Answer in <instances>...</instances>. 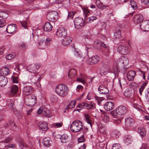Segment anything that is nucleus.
<instances>
[{"instance_id":"obj_39","label":"nucleus","mask_w":149,"mask_h":149,"mask_svg":"<svg viewBox=\"0 0 149 149\" xmlns=\"http://www.w3.org/2000/svg\"><path fill=\"white\" fill-rule=\"evenodd\" d=\"M68 136L66 134H63L60 137L61 142L62 143H65L68 140Z\"/></svg>"},{"instance_id":"obj_7","label":"nucleus","mask_w":149,"mask_h":149,"mask_svg":"<svg viewBox=\"0 0 149 149\" xmlns=\"http://www.w3.org/2000/svg\"><path fill=\"white\" fill-rule=\"evenodd\" d=\"M118 51L121 54L126 55L130 52L129 47L125 44L122 45L118 47Z\"/></svg>"},{"instance_id":"obj_22","label":"nucleus","mask_w":149,"mask_h":149,"mask_svg":"<svg viewBox=\"0 0 149 149\" xmlns=\"http://www.w3.org/2000/svg\"><path fill=\"white\" fill-rule=\"evenodd\" d=\"M77 71L74 69H70L68 73V77L69 79L72 81H74V78L77 76Z\"/></svg>"},{"instance_id":"obj_59","label":"nucleus","mask_w":149,"mask_h":149,"mask_svg":"<svg viewBox=\"0 0 149 149\" xmlns=\"http://www.w3.org/2000/svg\"><path fill=\"white\" fill-rule=\"evenodd\" d=\"M96 100H97L98 104L100 105L102 101L103 100V98L102 97H99L97 96H95Z\"/></svg>"},{"instance_id":"obj_56","label":"nucleus","mask_w":149,"mask_h":149,"mask_svg":"<svg viewBox=\"0 0 149 149\" xmlns=\"http://www.w3.org/2000/svg\"><path fill=\"white\" fill-rule=\"evenodd\" d=\"M76 13V12L75 11H71L69 12L68 18L69 19H72Z\"/></svg>"},{"instance_id":"obj_57","label":"nucleus","mask_w":149,"mask_h":149,"mask_svg":"<svg viewBox=\"0 0 149 149\" xmlns=\"http://www.w3.org/2000/svg\"><path fill=\"white\" fill-rule=\"evenodd\" d=\"M111 114L113 118L119 117L118 116V113L116 112V109L111 111Z\"/></svg>"},{"instance_id":"obj_53","label":"nucleus","mask_w":149,"mask_h":149,"mask_svg":"<svg viewBox=\"0 0 149 149\" xmlns=\"http://www.w3.org/2000/svg\"><path fill=\"white\" fill-rule=\"evenodd\" d=\"M130 3L132 7L135 10L137 8V4L133 0H131Z\"/></svg>"},{"instance_id":"obj_51","label":"nucleus","mask_w":149,"mask_h":149,"mask_svg":"<svg viewBox=\"0 0 149 149\" xmlns=\"http://www.w3.org/2000/svg\"><path fill=\"white\" fill-rule=\"evenodd\" d=\"M8 17V14L6 12H0V17L3 19H6Z\"/></svg>"},{"instance_id":"obj_11","label":"nucleus","mask_w":149,"mask_h":149,"mask_svg":"<svg viewBox=\"0 0 149 149\" xmlns=\"http://www.w3.org/2000/svg\"><path fill=\"white\" fill-rule=\"evenodd\" d=\"M100 58L97 55L92 56L91 58L88 57L86 62L90 65H93L97 63L100 61Z\"/></svg>"},{"instance_id":"obj_29","label":"nucleus","mask_w":149,"mask_h":149,"mask_svg":"<svg viewBox=\"0 0 149 149\" xmlns=\"http://www.w3.org/2000/svg\"><path fill=\"white\" fill-rule=\"evenodd\" d=\"M52 26L49 22H46L44 26V30L47 32L50 31L52 29Z\"/></svg>"},{"instance_id":"obj_36","label":"nucleus","mask_w":149,"mask_h":149,"mask_svg":"<svg viewBox=\"0 0 149 149\" xmlns=\"http://www.w3.org/2000/svg\"><path fill=\"white\" fill-rule=\"evenodd\" d=\"M120 132L116 130L113 131L111 133V135L112 138L117 139L120 136Z\"/></svg>"},{"instance_id":"obj_52","label":"nucleus","mask_w":149,"mask_h":149,"mask_svg":"<svg viewBox=\"0 0 149 149\" xmlns=\"http://www.w3.org/2000/svg\"><path fill=\"white\" fill-rule=\"evenodd\" d=\"M45 40V42L47 47L49 46L52 42V39L51 38L47 37Z\"/></svg>"},{"instance_id":"obj_4","label":"nucleus","mask_w":149,"mask_h":149,"mask_svg":"<svg viewBox=\"0 0 149 149\" xmlns=\"http://www.w3.org/2000/svg\"><path fill=\"white\" fill-rule=\"evenodd\" d=\"M36 98L33 94L30 95L28 97H26L24 99V101L26 105L32 106L36 102Z\"/></svg>"},{"instance_id":"obj_64","label":"nucleus","mask_w":149,"mask_h":149,"mask_svg":"<svg viewBox=\"0 0 149 149\" xmlns=\"http://www.w3.org/2000/svg\"><path fill=\"white\" fill-rule=\"evenodd\" d=\"M85 138L84 135H83L81 137L79 138L78 139V141L79 143L84 142L85 141Z\"/></svg>"},{"instance_id":"obj_60","label":"nucleus","mask_w":149,"mask_h":149,"mask_svg":"<svg viewBox=\"0 0 149 149\" xmlns=\"http://www.w3.org/2000/svg\"><path fill=\"white\" fill-rule=\"evenodd\" d=\"M22 68V64H20L16 66L15 68V70L17 72H19Z\"/></svg>"},{"instance_id":"obj_20","label":"nucleus","mask_w":149,"mask_h":149,"mask_svg":"<svg viewBox=\"0 0 149 149\" xmlns=\"http://www.w3.org/2000/svg\"><path fill=\"white\" fill-rule=\"evenodd\" d=\"M114 107V103L111 102H107L104 105V108L107 111L112 110Z\"/></svg>"},{"instance_id":"obj_5","label":"nucleus","mask_w":149,"mask_h":149,"mask_svg":"<svg viewBox=\"0 0 149 149\" xmlns=\"http://www.w3.org/2000/svg\"><path fill=\"white\" fill-rule=\"evenodd\" d=\"M37 113L39 114H42L46 117L49 118L52 116V114L49 110L45 107H41L38 109Z\"/></svg>"},{"instance_id":"obj_27","label":"nucleus","mask_w":149,"mask_h":149,"mask_svg":"<svg viewBox=\"0 0 149 149\" xmlns=\"http://www.w3.org/2000/svg\"><path fill=\"white\" fill-rule=\"evenodd\" d=\"M65 38L63 39L62 42V44L64 46L69 45L72 41V39L69 36L65 37Z\"/></svg>"},{"instance_id":"obj_63","label":"nucleus","mask_w":149,"mask_h":149,"mask_svg":"<svg viewBox=\"0 0 149 149\" xmlns=\"http://www.w3.org/2000/svg\"><path fill=\"white\" fill-rule=\"evenodd\" d=\"M147 84V82H143L140 87V95H141V92L145 88V86H146Z\"/></svg>"},{"instance_id":"obj_3","label":"nucleus","mask_w":149,"mask_h":149,"mask_svg":"<svg viewBox=\"0 0 149 149\" xmlns=\"http://www.w3.org/2000/svg\"><path fill=\"white\" fill-rule=\"evenodd\" d=\"M140 29L143 31H149V20L144 19L143 16L141 15Z\"/></svg>"},{"instance_id":"obj_14","label":"nucleus","mask_w":149,"mask_h":149,"mask_svg":"<svg viewBox=\"0 0 149 149\" xmlns=\"http://www.w3.org/2000/svg\"><path fill=\"white\" fill-rule=\"evenodd\" d=\"M104 85H100L98 88V90L100 92V93L103 94H106L109 92V90L106 86V84L107 85V84L105 82H104Z\"/></svg>"},{"instance_id":"obj_24","label":"nucleus","mask_w":149,"mask_h":149,"mask_svg":"<svg viewBox=\"0 0 149 149\" xmlns=\"http://www.w3.org/2000/svg\"><path fill=\"white\" fill-rule=\"evenodd\" d=\"M8 82L6 77L2 75H0V86L3 87L5 86Z\"/></svg>"},{"instance_id":"obj_37","label":"nucleus","mask_w":149,"mask_h":149,"mask_svg":"<svg viewBox=\"0 0 149 149\" xmlns=\"http://www.w3.org/2000/svg\"><path fill=\"white\" fill-rule=\"evenodd\" d=\"M94 46L97 48H99L100 46H102L104 48H106L107 47V45L103 42H100L99 41L95 42H94Z\"/></svg>"},{"instance_id":"obj_2","label":"nucleus","mask_w":149,"mask_h":149,"mask_svg":"<svg viewBox=\"0 0 149 149\" xmlns=\"http://www.w3.org/2000/svg\"><path fill=\"white\" fill-rule=\"evenodd\" d=\"M83 127L82 122L80 120H76L72 123L70 129L72 132H77L80 131L83 128Z\"/></svg>"},{"instance_id":"obj_21","label":"nucleus","mask_w":149,"mask_h":149,"mask_svg":"<svg viewBox=\"0 0 149 149\" xmlns=\"http://www.w3.org/2000/svg\"><path fill=\"white\" fill-rule=\"evenodd\" d=\"M134 121L132 118H127L125 119V124L127 127H131L134 124Z\"/></svg>"},{"instance_id":"obj_30","label":"nucleus","mask_w":149,"mask_h":149,"mask_svg":"<svg viewBox=\"0 0 149 149\" xmlns=\"http://www.w3.org/2000/svg\"><path fill=\"white\" fill-rule=\"evenodd\" d=\"M95 3L98 8L102 10L105 9L108 6L103 5L100 0H96Z\"/></svg>"},{"instance_id":"obj_58","label":"nucleus","mask_w":149,"mask_h":149,"mask_svg":"<svg viewBox=\"0 0 149 149\" xmlns=\"http://www.w3.org/2000/svg\"><path fill=\"white\" fill-rule=\"evenodd\" d=\"M112 149H122L119 143H114L112 146Z\"/></svg>"},{"instance_id":"obj_9","label":"nucleus","mask_w":149,"mask_h":149,"mask_svg":"<svg viewBox=\"0 0 149 149\" xmlns=\"http://www.w3.org/2000/svg\"><path fill=\"white\" fill-rule=\"evenodd\" d=\"M58 17V13L56 11H53L48 13L47 18L49 21L55 22L56 20Z\"/></svg>"},{"instance_id":"obj_26","label":"nucleus","mask_w":149,"mask_h":149,"mask_svg":"<svg viewBox=\"0 0 149 149\" xmlns=\"http://www.w3.org/2000/svg\"><path fill=\"white\" fill-rule=\"evenodd\" d=\"M120 62L124 65V67L126 68L129 63V61L127 58L123 56L120 58Z\"/></svg>"},{"instance_id":"obj_33","label":"nucleus","mask_w":149,"mask_h":149,"mask_svg":"<svg viewBox=\"0 0 149 149\" xmlns=\"http://www.w3.org/2000/svg\"><path fill=\"white\" fill-rule=\"evenodd\" d=\"M39 48L41 49H45L47 47V46L45 42V40L41 39L39 43Z\"/></svg>"},{"instance_id":"obj_54","label":"nucleus","mask_w":149,"mask_h":149,"mask_svg":"<svg viewBox=\"0 0 149 149\" xmlns=\"http://www.w3.org/2000/svg\"><path fill=\"white\" fill-rule=\"evenodd\" d=\"M7 102V104L9 107L12 108L13 107V102L12 100L8 99Z\"/></svg>"},{"instance_id":"obj_13","label":"nucleus","mask_w":149,"mask_h":149,"mask_svg":"<svg viewBox=\"0 0 149 149\" xmlns=\"http://www.w3.org/2000/svg\"><path fill=\"white\" fill-rule=\"evenodd\" d=\"M41 79V76L38 73H33L30 77L31 81L33 83H39Z\"/></svg>"},{"instance_id":"obj_49","label":"nucleus","mask_w":149,"mask_h":149,"mask_svg":"<svg viewBox=\"0 0 149 149\" xmlns=\"http://www.w3.org/2000/svg\"><path fill=\"white\" fill-rule=\"evenodd\" d=\"M133 21L134 23L139 24L140 22V15H135Z\"/></svg>"},{"instance_id":"obj_44","label":"nucleus","mask_w":149,"mask_h":149,"mask_svg":"<svg viewBox=\"0 0 149 149\" xmlns=\"http://www.w3.org/2000/svg\"><path fill=\"white\" fill-rule=\"evenodd\" d=\"M97 19V17L94 16H93L92 17H89L88 18H86L85 19V22H87V23H90L92 22L93 20H96Z\"/></svg>"},{"instance_id":"obj_1","label":"nucleus","mask_w":149,"mask_h":149,"mask_svg":"<svg viewBox=\"0 0 149 149\" xmlns=\"http://www.w3.org/2000/svg\"><path fill=\"white\" fill-rule=\"evenodd\" d=\"M55 91L59 96L64 97L68 95L69 92V89L65 84H59L56 87Z\"/></svg>"},{"instance_id":"obj_62","label":"nucleus","mask_w":149,"mask_h":149,"mask_svg":"<svg viewBox=\"0 0 149 149\" xmlns=\"http://www.w3.org/2000/svg\"><path fill=\"white\" fill-rule=\"evenodd\" d=\"M77 81L81 82L84 84H86V80L82 77L81 78H77Z\"/></svg>"},{"instance_id":"obj_28","label":"nucleus","mask_w":149,"mask_h":149,"mask_svg":"<svg viewBox=\"0 0 149 149\" xmlns=\"http://www.w3.org/2000/svg\"><path fill=\"white\" fill-rule=\"evenodd\" d=\"M102 120L104 123L108 122L109 120V118L108 114L106 112H103L101 114Z\"/></svg>"},{"instance_id":"obj_19","label":"nucleus","mask_w":149,"mask_h":149,"mask_svg":"<svg viewBox=\"0 0 149 149\" xmlns=\"http://www.w3.org/2000/svg\"><path fill=\"white\" fill-rule=\"evenodd\" d=\"M16 25L15 24H9L6 28L7 32L9 33H12L16 31Z\"/></svg>"},{"instance_id":"obj_50","label":"nucleus","mask_w":149,"mask_h":149,"mask_svg":"<svg viewBox=\"0 0 149 149\" xmlns=\"http://www.w3.org/2000/svg\"><path fill=\"white\" fill-rule=\"evenodd\" d=\"M84 116L85 117L86 121L88 124L90 125L91 126L92 122L91 120V118L87 114H85Z\"/></svg>"},{"instance_id":"obj_15","label":"nucleus","mask_w":149,"mask_h":149,"mask_svg":"<svg viewBox=\"0 0 149 149\" xmlns=\"http://www.w3.org/2000/svg\"><path fill=\"white\" fill-rule=\"evenodd\" d=\"M110 70V68L109 66L105 64L102 65L100 67V74L102 75H105Z\"/></svg>"},{"instance_id":"obj_17","label":"nucleus","mask_w":149,"mask_h":149,"mask_svg":"<svg viewBox=\"0 0 149 149\" xmlns=\"http://www.w3.org/2000/svg\"><path fill=\"white\" fill-rule=\"evenodd\" d=\"M33 90L31 86H26L23 89V93L26 95H30L33 91Z\"/></svg>"},{"instance_id":"obj_61","label":"nucleus","mask_w":149,"mask_h":149,"mask_svg":"<svg viewBox=\"0 0 149 149\" xmlns=\"http://www.w3.org/2000/svg\"><path fill=\"white\" fill-rule=\"evenodd\" d=\"M6 22L3 19H0V27H3L6 24Z\"/></svg>"},{"instance_id":"obj_31","label":"nucleus","mask_w":149,"mask_h":149,"mask_svg":"<svg viewBox=\"0 0 149 149\" xmlns=\"http://www.w3.org/2000/svg\"><path fill=\"white\" fill-rule=\"evenodd\" d=\"M133 95L132 90L131 88H127L125 90L124 92V95L127 97L129 98L132 97Z\"/></svg>"},{"instance_id":"obj_8","label":"nucleus","mask_w":149,"mask_h":149,"mask_svg":"<svg viewBox=\"0 0 149 149\" xmlns=\"http://www.w3.org/2000/svg\"><path fill=\"white\" fill-rule=\"evenodd\" d=\"M94 105V104L92 102H89V103H87L86 102H83L79 104L77 107H78L81 108L93 109L95 108Z\"/></svg>"},{"instance_id":"obj_10","label":"nucleus","mask_w":149,"mask_h":149,"mask_svg":"<svg viewBox=\"0 0 149 149\" xmlns=\"http://www.w3.org/2000/svg\"><path fill=\"white\" fill-rule=\"evenodd\" d=\"M146 65V63L144 61L140 60V68H141V70H140V76H142L144 80L146 78V72L148 70V68Z\"/></svg>"},{"instance_id":"obj_18","label":"nucleus","mask_w":149,"mask_h":149,"mask_svg":"<svg viewBox=\"0 0 149 149\" xmlns=\"http://www.w3.org/2000/svg\"><path fill=\"white\" fill-rule=\"evenodd\" d=\"M39 68V66L33 64L27 66V69L29 72L35 73L34 72L36 71Z\"/></svg>"},{"instance_id":"obj_34","label":"nucleus","mask_w":149,"mask_h":149,"mask_svg":"<svg viewBox=\"0 0 149 149\" xmlns=\"http://www.w3.org/2000/svg\"><path fill=\"white\" fill-rule=\"evenodd\" d=\"M132 140V138L131 136L127 135L125 136L124 141L125 143L128 145L129 144L131 143Z\"/></svg>"},{"instance_id":"obj_23","label":"nucleus","mask_w":149,"mask_h":149,"mask_svg":"<svg viewBox=\"0 0 149 149\" xmlns=\"http://www.w3.org/2000/svg\"><path fill=\"white\" fill-rule=\"evenodd\" d=\"M38 125L39 129L42 131H46L48 128V125L46 123L40 121L38 123Z\"/></svg>"},{"instance_id":"obj_25","label":"nucleus","mask_w":149,"mask_h":149,"mask_svg":"<svg viewBox=\"0 0 149 149\" xmlns=\"http://www.w3.org/2000/svg\"><path fill=\"white\" fill-rule=\"evenodd\" d=\"M135 72L134 71H129L127 74V78L129 81L133 80L135 74Z\"/></svg>"},{"instance_id":"obj_12","label":"nucleus","mask_w":149,"mask_h":149,"mask_svg":"<svg viewBox=\"0 0 149 149\" xmlns=\"http://www.w3.org/2000/svg\"><path fill=\"white\" fill-rule=\"evenodd\" d=\"M56 36L61 38H64L67 35V30L65 28L60 27L58 29L56 32Z\"/></svg>"},{"instance_id":"obj_42","label":"nucleus","mask_w":149,"mask_h":149,"mask_svg":"<svg viewBox=\"0 0 149 149\" xmlns=\"http://www.w3.org/2000/svg\"><path fill=\"white\" fill-rule=\"evenodd\" d=\"M107 144L102 142H100L97 146V149H106Z\"/></svg>"},{"instance_id":"obj_46","label":"nucleus","mask_w":149,"mask_h":149,"mask_svg":"<svg viewBox=\"0 0 149 149\" xmlns=\"http://www.w3.org/2000/svg\"><path fill=\"white\" fill-rule=\"evenodd\" d=\"M75 101H71L70 103L66 107L65 109H71L73 108L75 106Z\"/></svg>"},{"instance_id":"obj_47","label":"nucleus","mask_w":149,"mask_h":149,"mask_svg":"<svg viewBox=\"0 0 149 149\" xmlns=\"http://www.w3.org/2000/svg\"><path fill=\"white\" fill-rule=\"evenodd\" d=\"M58 98L56 96L54 95H52L50 96V100L52 102H56L58 100Z\"/></svg>"},{"instance_id":"obj_38","label":"nucleus","mask_w":149,"mask_h":149,"mask_svg":"<svg viewBox=\"0 0 149 149\" xmlns=\"http://www.w3.org/2000/svg\"><path fill=\"white\" fill-rule=\"evenodd\" d=\"M51 142L52 141L50 140V138L49 137H45L43 139L44 145L46 147L49 146Z\"/></svg>"},{"instance_id":"obj_40","label":"nucleus","mask_w":149,"mask_h":149,"mask_svg":"<svg viewBox=\"0 0 149 149\" xmlns=\"http://www.w3.org/2000/svg\"><path fill=\"white\" fill-rule=\"evenodd\" d=\"M114 37L116 39H119L121 37L120 30L119 29L116 30L114 33Z\"/></svg>"},{"instance_id":"obj_43","label":"nucleus","mask_w":149,"mask_h":149,"mask_svg":"<svg viewBox=\"0 0 149 149\" xmlns=\"http://www.w3.org/2000/svg\"><path fill=\"white\" fill-rule=\"evenodd\" d=\"M146 134V132L145 129L143 127L140 128V136L142 139L144 138Z\"/></svg>"},{"instance_id":"obj_55","label":"nucleus","mask_w":149,"mask_h":149,"mask_svg":"<svg viewBox=\"0 0 149 149\" xmlns=\"http://www.w3.org/2000/svg\"><path fill=\"white\" fill-rule=\"evenodd\" d=\"M83 11L84 15L85 16L84 19H85L90 12V11L86 8H84L83 9Z\"/></svg>"},{"instance_id":"obj_41","label":"nucleus","mask_w":149,"mask_h":149,"mask_svg":"<svg viewBox=\"0 0 149 149\" xmlns=\"http://www.w3.org/2000/svg\"><path fill=\"white\" fill-rule=\"evenodd\" d=\"M28 10L25 9H19L18 10V11L19 12V13L20 14L22 13V14H23L24 17L26 18H28L29 17V14L27 13H23L24 12H26L28 11Z\"/></svg>"},{"instance_id":"obj_32","label":"nucleus","mask_w":149,"mask_h":149,"mask_svg":"<svg viewBox=\"0 0 149 149\" xmlns=\"http://www.w3.org/2000/svg\"><path fill=\"white\" fill-rule=\"evenodd\" d=\"M141 1L140 7L141 6L143 9H144L148 6H149V0H141Z\"/></svg>"},{"instance_id":"obj_16","label":"nucleus","mask_w":149,"mask_h":149,"mask_svg":"<svg viewBox=\"0 0 149 149\" xmlns=\"http://www.w3.org/2000/svg\"><path fill=\"white\" fill-rule=\"evenodd\" d=\"M116 111L119 115H123L125 113L127 110L125 107L120 106L116 109Z\"/></svg>"},{"instance_id":"obj_35","label":"nucleus","mask_w":149,"mask_h":149,"mask_svg":"<svg viewBox=\"0 0 149 149\" xmlns=\"http://www.w3.org/2000/svg\"><path fill=\"white\" fill-rule=\"evenodd\" d=\"M1 70V74L3 75L2 76H6L9 74V70L8 68L6 67H3Z\"/></svg>"},{"instance_id":"obj_45","label":"nucleus","mask_w":149,"mask_h":149,"mask_svg":"<svg viewBox=\"0 0 149 149\" xmlns=\"http://www.w3.org/2000/svg\"><path fill=\"white\" fill-rule=\"evenodd\" d=\"M18 90V88L16 85H13L11 87V92L13 95H14L16 93Z\"/></svg>"},{"instance_id":"obj_48","label":"nucleus","mask_w":149,"mask_h":149,"mask_svg":"<svg viewBox=\"0 0 149 149\" xmlns=\"http://www.w3.org/2000/svg\"><path fill=\"white\" fill-rule=\"evenodd\" d=\"M30 8L34 10L39 9H40V6L38 3H33L31 5Z\"/></svg>"},{"instance_id":"obj_6","label":"nucleus","mask_w":149,"mask_h":149,"mask_svg":"<svg viewBox=\"0 0 149 149\" xmlns=\"http://www.w3.org/2000/svg\"><path fill=\"white\" fill-rule=\"evenodd\" d=\"M85 20H83L82 18L77 17L75 18L74 20V24L75 27L78 29H80L84 25Z\"/></svg>"}]
</instances>
